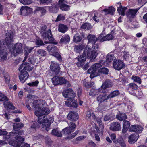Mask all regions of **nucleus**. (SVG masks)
Segmentation results:
<instances>
[{
    "instance_id": "nucleus-59",
    "label": "nucleus",
    "mask_w": 147,
    "mask_h": 147,
    "mask_svg": "<svg viewBox=\"0 0 147 147\" xmlns=\"http://www.w3.org/2000/svg\"><path fill=\"white\" fill-rule=\"evenodd\" d=\"M20 2L24 5H28L32 3L31 0H19Z\"/></svg>"
},
{
    "instance_id": "nucleus-52",
    "label": "nucleus",
    "mask_w": 147,
    "mask_h": 147,
    "mask_svg": "<svg viewBox=\"0 0 147 147\" xmlns=\"http://www.w3.org/2000/svg\"><path fill=\"white\" fill-rule=\"evenodd\" d=\"M128 86L130 89H131L133 90H136L138 88L137 86L134 83H131L128 85Z\"/></svg>"
},
{
    "instance_id": "nucleus-51",
    "label": "nucleus",
    "mask_w": 147,
    "mask_h": 147,
    "mask_svg": "<svg viewBox=\"0 0 147 147\" xmlns=\"http://www.w3.org/2000/svg\"><path fill=\"white\" fill-rule=\"evenodd\" d=\"M59 85L65 84L67 82V80L63 77H59Z\"/></svg>"
},
{
    "instance_id": "nucleus-30",
    "label": "nucleus",
    "mask_w": 147,
    "mask_h": 147,
    "mask_svg": "<svg viewBox=\"0 0 147 147\" xmlns=\"http://www.w3.org/2000/svg\"><path fill=\"white\" fill-rule=\"evenodd\" d=\"M70 40L69 36L67 34L63 35L60 39L59 43L60 44H67L68 43Z\"/></svg>"
},
{
    "instance_id": "nucleus-3",
    "label": "nucleus",
    "mask_w": 147,
    "mask_h": 147,
    "mask_svg": "<svg viewBox=\"0 0 147 147\" xmlns=\"http://www.w3.org/2000/svg\"><path fill=\"white\" fill-rule=\"evenodd\" d=\"M102 66L100 63H96L93 65L88 70V73L90 74V77L92 79L98 75V69Z\"/></svg>"
},
{
    "instance_id": "nucleus-26",
    "label": "nucleus",
    "mask_w": 147,
    "mask_h": 147,
    "mask_svg": "<svg viewBox=\"0 0 147 147\" xmlns=\"http://www.w3.org/2000/svg\"><path fill=\"white\" fill-rule=\"evenodd\" d=\"M13 142L11 143V142H10V144L12 145L15 147H30V145L29 144L27 143H22L21 144L20 143L17 142H14L13 141Z\"/></svg>"
},
{
    "instance_id": "nucleus-17",
    "label": "nucleus",
    "mask_w": 147,
    "mask_h": 147,
    "mask_svg": "<svg viewBox=\"0 0 147 147\" xmlns=\"http://www.w3.org/2000/svg\"><path fill=\"white\" fill-rule=\"evenodd\" d=\"M113 38V36L112 35L108 34L106 36H104V34H101L98 37V39L100 40V42H103L106 40H112Z\"/></svg>"
},
{
    "instance_id": "nucleus-1",
    "label": "nucleus",
    "mask_w": 147,
    "mask_h": 147,
    "mask_svg": "<svg viewBox=\"0 0 147 147\" xmlns=\"http://www.w3.org/2000/svg\"><path fill=\"white\" fill-rule=\"evenodd\" d=\"M7 36L6 38V44L4 43V40L1 41L0 44V62L3 61L7 59V49H9L11 54L16 56L23 51L22 45L21 43H17L13 46L11 49H9L13 41V34L12 33L8 32Z\"/></svg>"
},
{
    "instance_id": "nucleus-19",
    "label": "nucleus",
    "mask_w": 147,
    "mask_h": 147,
    "mask_svg": "<svg viewBox=\"0 0 147 147\" xmlns=\"http://www.w3.org/2000/svg\"><path fill=\"white\" fill-rule=\"evenodd\" d=\"M15 132L9 133L8 135L6 136V138L7 139H12L14 136H16L22 135L24 133L23 131H16Z\"/></svg>"
},
{
    "instance_id": "nucleus-40",
    "label": "nucleus",
    "mask_w": 147,
    "mask_h": 147,
    "mask_svg": "<svg viewBox=\"0 0 147 147\" xmlns=\"http://www.w3.org/2000/svg\"><path fill=\"white\" fill-rule=\"evenodd\" d=\"M51 134L57 137H60L62 136L61 133L57 129H54L52 130Z\"/></svg>"
},
{
    "instance_id": "nucleus-43",
    "label": "nucleus",
    "mask_w": 147,
    "mask_h": 147,
    "mask_svg": "<svg viewBox=\"0 0 147 147\" xmlns=\"http://www.w3.org/2000/svg\"><path fill=\"white\" fill-rule=\"evenodd\" d=\"M118 143L121 147H126V145L121 137L119 138L117 140V143Z\"/></svg>"
},
{
    "instance_id": "nucleus-12",
    "label": "nucleus",
    "mask_w": 147,
    "mask_h": 147,
    "mask_svg": "<svg viewBox=\"0 0 147 147\" xmlns=\"http://www.w3.org/2000/svg\"><path fill=\"white\" fill-rule=\"evenodd\" d=\"M51 70L55 72V74H58L60 71V68L57 62H52L50 66Z\"/></svg>"
},
{
    "instance_id": "nucleus-7",
    "label": "nucleus",
    "mask_w": 147,
    "mask_h": 147,
    "mask_svg": "<svg viewBox=\"0 0 147 147\" xmlns=\"http://www.w3.org/2000/svg\"><path fill=\"white\" fill-rule=\"evenodd\" d=\"M69 127H67L63 129L61 133L65 135L69 134L74 131L76 125L73 122H71L68 123Z\"/></svg>"
},
{
    "instance_id": "nucleus-63",
    "label": "nucleus",
    "mask_w": 147,
    "mask_h": 147,
    "mask_svg": "<svg viewBox=\"0 0 147 147\" xmlns=\"http://www.w3.org/2000/svg\"><path fill=\"white\" fill-rule=\"evenodd\" d=\"M27 97L28 99L27 100L28 102L31 103L33 101L32 98L34 97V96L31 95H28L27 96Z\"/></svg>"
},
{
    "instance_id": "nucleus-61",
    "label": "nucleus",
    "mask_w": 147,
    "mask_h": 147,
    "mask_svg": "<svg viewBox=\"0 0 147 147\" xmlns=\"http://www.w3.org/2000/svg\"><path fill=\"white\" fill-rule=\"evenodd\" d=\"M35 44L38 47L42 46L43 45V42L40 39H36L35 41Z\"/></svg>"
},
{
    "instance_id": "nucleus-24",
    "label": "nucleus",
    "mask_w": 147,
    "mask_h": 147,
    "mask_svg": "<svg viewBox=\"0 0 147 147\" xmlns=\"http://www.w3.org/2000/svg\"><path fill=\"white\" fill-rule=\"evenodd\" d=\"M101 89V88H100L98 89L95 88H92L90 90L89 93V95L93 96L98 94L100 92H103L104 91Z\"/></svg>"
},
{
    "instance_id": "nucleus-55",
    "label": "nucleus",
    "mask_w": 147,
    "mask_h": 147,
    "mask_svg": "<svg viewBox=\"0 0 147 147\" xmlns=\"http://www.w3.org/2000/svg\"><path fill=\"white\" fill-rule=\"evenodd\" d=\"M90 27L89 24L86 23L83 24L81 26V28L83 29H88Z\"/></svg>"
},
{
    "instance_id": "nucleus-32",
    "label": "nucleus",
    "mask_w": 147,
    "mask_h": 147,
    "mask_svg": "<svg viewBox=\"0 0 147 147\" xmlns=\"http://www.w3.org/2000/svg\"><path fill=\"white\" fill-rule=\"evenodd\" d=\"M68 29L66 25L63 24H60L58 26V31L62 33H65Z\"/></svg>"
},
{
    "instance_id": "nucleus-34",
    "label": "nucleus",
    "mask_w": 147,
    "mask_h": 147,
    "mask_svg": "<svg viewBox=\"0 0 147 147\" xmlns=\"http://www.w3.org/2000/svg\"><path fill=\"white\" fill-rule=\"evenodd\" d=\"M127 9V8L125 7H122V5H120L118 8L117 11L122 16L125 15V11Z\"/></svg>"
},
{
    "instance_id": "nucleus-23",
    "label": "nucleus",
    "mask_w": 147,
    "mask_h": 147,
    "mask_svg": "<svg viewBox=\"0 0 147 147\" xmlns=\"http://www.w3.org/2000/svg\"><path fill=\"white\" fill-rule=\"evenodd\" d=\"M113 86V83L110 80H106L102 84L100 88L104 91V90L107 88L111 87Z\"/></svg>"
},
{
    "instance_id": "nucleus-62",
    "label": "nucleus",
    "mask_w": 147,
    "mask_h": 147,
    "mask_svg": "<svg viewBox=\"0 0 147 147\" xmlns=\"http://www.w3.org/2000/svg\"><path fill=\"white\" fill-rule=\"evenodd\" d=\"M39 82L38 81L36 80L34 82H32L28 83V85L30 86H36L38 84Z\"/></svg>"
},
{
    "instance_id": "nucleus-49",
    "label": "nucleus",
    "mask_w": 147,
    "mask_h": 147,
    "mask_svg": "<svg viewBox=\"0 0 147 147\" xmlns=\"http://www.w3.org/2000/svg\"><path fill=\"white\" fill-rule=\"evenodd\" d=\"M35 47H26L24 48V51L26 52L25 55H28V53L31 52L32 50L34 49Z\"/></svg>"
},
{
    "instance_id": "nucleus-42",
    "label": "nucleus",
    "mask_w": 147,
    "mask_h": 147,
    "mask_svg": "<svg viewBox=\"0 0 147 147\" xmlns=\"http://www.w3.org/2000/svg\"><path fill=\"white\" fill-rule=\"evenodd\" d=\"M3 105L4 107L6 108L11 109H15V107L11 102H6L5 103L4 102Z\"/></svg>"
},
{
    "instance_id": "nucleus-5",
    "label": "nucleus",
    "mask_w": 147,
    "mask_h": 147,
    "mask_svg": "<svg viewBox=\"0 0 147 147\" xmlns=\"http://www.w3.org/2000/svg\"><path fill=\"white\" fill-rule=\"evenodd\" d=\"M86 48H85L83 53L80 56H78L76 59L78 60V62L76 63V65L78 67L82 66L86 61Z\"/></svg>"
},
{
    "instance_id": "nucleus-47",
    "label": "nucleus",
    "mask_w": 147,
    "mask_h": 147,
    "mask_svg": "<svg viewBox=\"0 0 147 147\" xmlns=\"http://www.w3.org/2000/svg\"><path fill=\"white\" fill-rule=\"evenodd\" d=\"M98 75L100 74L99 73L107 74H108L109 71L108 69L106 68H102L98 69Z\"/></svg>"
},
{
    "instance_id": "nucleus-36",
    "label": "nucleus",
    "mask_w": 147,
    "mask_h": 147,
    "mask_svg": "<svg viewBox=\"0 0 147 147\" xmlns=\"http://www.w3.org/2000/svg\"><path fill=\"white\" fill-rule=\"evenodd\" d=\"M116 118L120 121H122L127 119V116L125 113H119L116 115Z\"/></svg>"
},
{
    "instance_id": "nucleus-39",
    "label": "nucleus",
    "mask_w": 147,
    "mask_h": 147,
    "mask_svg": "<svg viewBox=\"0 0 147 147\" xmlns=\"http://www.w3.org/2000/svg\"><path fill=\"white\" fill-rule=\"evenodd\" d=\"M120 94L118 90L114 91L111 92L108 95L109 99L113 98L119 95Z\"/></svg>"
},
{
    "instance_id": "nucleus-38",
    "label": "nucleus",
    "mask_w": 147,
    "mask_h": 147,
    "mask_svg": "<svg viewBox=\"0 0 147 147\" xmlns=\"http://www.w3.org/2000/svg\"><path fill=\"white\" fill-rule=\"evenodd\" d=\"M96 120L98 125L99 126L100 129H101V132L102 134L103 130L104 129V125L103 124L101 118L100 117H97L96 118Z\"/></svg>"
},
{
    "instance_id": "nucleus-4",
    "label": "nucleus",
    "mask_w": 147,
    "mask_h": 147,
    "mask_svg": "<svg viewBox=\"0 0 147 147\" xmlns=\"http://www.w3.org/2000/svg\"><path fill=\"white\" fill-rule=\"evenodd\" d=\"M41 36L44 38H47V36L50 43L54 44H57V42L54 39L53 37L52 33L50 29H49L47 32V33H46V28L44 29L43 31H41Z\"/></svg>"
},
{
    "instance_id": "nucleus-9",
    "label": "nucleus",
    "mask_w": 147,
    "mask_h": 147,
    "mask_svg": "<svg viewBox=\"0 0 147 147\" xmlns=\"http://www.w3.org/2000/svg\"><path fill=\"white\" fill-rule=\"evenodd\" d=\"M62 94L65 98H74L75 96V93L74 92L71 88L66 90L62 92Z\"/></svg>"
},
{
    "instance_id": "nucleus-31",
    "label": "nucleus",
    "mask_w": 147,
    "mask_h": 147,
    "mask_svg": "<svg viewBox=\"0 0 147 147\" xmlns=\"http://www.w3.org/2000/svg\"><path fill=\"white\" fill-rule=\"evenodd\" d=\"M115 10V9L114 7L112 6H110L108 7L107 8H105L103 9L102 11L104 12L106 14H112Z\"/></svg>"
},
{
    "instance_id": "nucleus-27",
    "label": "nucleus",
    "mask_w": 147,
    "mask_h": 147,
    "mask_svg": "<svg viewBox=\"0 0 147 147\" xmlns=\"http://www.w3.org/2000/svg\"><path fill=\"white\" fill-rule=\"evenodd\" d=\"M59 7L58 4L55 3L52 6L49 7V11L51 12L55 13L57 12Z\"/></svg>"
},
{
    "instance_id": "nucleus-16",
    "label": "nucleus",
    "mask_w": 147,
    "mask_h": 147,
    "mask_svg": "<svg viewBox=\"0 0 147 147\" xmlns=\"http://www.w3.org/2000/svg\"><path fill=\"white\" fill-rule=\"evenodd\" d=\"M23 68V71H30L32 70L33 67H31L28 63H22L18 69L20 71Z\"/></svg>"
},
{
    "instance_id": "nucleus-14",
    "label": "nucleus",
    "mask_w": 147,
    "mask_h": 147,
    "mask_svg": "<svg viewBox=\"0 0 147 147\" xmlns=\"http://www.w3.org/2000/svg\"><path fill=\"white\" fill-rule=\"evenodd\" d=\"M67 3L64 0H59L58 1L59 7L61 9L65 11H67L70 9L69 6L65 3Z\"/></svg>"
},
{
    "instance_id": "nucleus-11",
    "label": "nucleus",
    "mask_w": 147,
    "mask_h": 147,
    "mask_svg": "<svg viewBox=\"0 0 147 147\" xmlns=\"http://www.w3.org/2000/svg\"><path fill=\"white\" fill-rule=\"evenodd\" d=\"M19 76V78L20 81L24 83L28 78L29 75L26 71L21 70Z\"/></svg>"
},
{
    "instance_id": "nucleus-53",
    "label": "nucleus",
    "mask_w": 147,
    "mask_h": 147,
    "mask_svg": "<svg viewBox=\"0 0 147 147\" xmlns=\"http://www.w3.org/2000/svg\"><path fill=\"white\" fill-rule=\"evenodd\" d=\"M54 53V55H52L56 57L59 61L61 62L62 61V60L61 57L59 53L57 51Z\"/></svg>"
},
{
    "instance_id": "nucleus-57",
    "label": "nucleus",
    "mask_w": 147,
    "mask_h": 147,
    "mask_svg": "<svg viewBox=\"0 0 147 147\" xmlns=\"http://www.w3.org/2000/svg\"><path fill=\"white\" fill-rule=\"evenodd\" d=\"M123 127L128 128L130 126V122L124 120L123 122Z\"/></svg>"
},
{
    "instance_id": "nucleus-8",
    "label": "nucleus",
    "mask_w": 147,
    "mask_h": 147,
    "mask_svg": "<svg viewBox=\"0 0 147 147\" xmlns=\"http://www.w3.org/2000/svg\"><path fill=\"white\" fill-rule=\"evenodd\" d=\"M32 8L26 6H22L20 9L21 14L23 16H27L30 14L32 12Z\"/></svg>"
},
{
    "instance_id": "nucleus-41",
    "label": "nucleus",
    "mask_w": 147,
    "mask_h": 147,
    "mask_svg": "<svg viewBox=\"0 0 147 147\" xmlns=\"http://www.w3.org/2000/svg\"><path fill=\"white\" fill-rule=\"evenodd\" d=\"M82 40V38L81 37L80 34L78 33H77L75 34L73 38V41L77 43L80 42Z\"/></svg>"
},
{
    "instance_id": "nucleus-35",
    "label": "nucleus",
    "mask_w": 147,
    "mask_h": 147,
    "mask_svg": "<svg viewBox=\"0 0 147 147\" xmlns=\"http://www.w3.org/2000/svg\"><path fill=\"white\" fill-rule=\"evenodd\" d=\"M84 47V46L83 45H76L74 47V50L77 53H80Z\"/></svg>"
},
{
    "instance_id": "nucleus-54",
    "label": "nucleus",
    "mask_w": 147,
    "mask_h": 147,
    "mask_svg": "<svg viewBox=\"0 0 147 147\" xmlns=\"http://www.w3.org/2000/svg\"><path fill=\"white\" fill-rule=\"evenodd\" d=\"M84 84L85 86L87 88H90L93 86L94 84V83L93 82H86L84 83Z\"/></svg>"
},
{
    "instance_id": "nucleus-22",
    "label": "nucleus",
    "mask_w": 147,
    "mask_h": 147,
    "mask_svg": "<svg viewBox=\"0 0 147 147\" xmlns=\"http://www.w3.org/2000/svg\"><path fill=\"white\" fill-rule=\"evenodd\" d=\"M67 119L71 121H76L78 119V114L74 112H70L67 116Z\"/></svg>"
},
{
    "instance_id": "nucleus-64",
    "label": "nucleus",
    "mask_w": 147,
    "mask_h": 147,
    "mask_svg": "<svg viewBox=\"0 0 147 147\" xmlns=\"http://www.w3.org/2000/svg\"><path fill=\"white\" fill-rule=\"evenodd\" d=\"M15 139L20 142H22L24 141V138L22 137H21L20 136H14Z\"/></svg>"
},
{
    "instance_id": "nucleus-37",
    "label": "nucleus",
    "mask_w": 147,
    "mask_h": 147,
    "mask_svg": "<svg viewBox=\"0 0 147 147\" xmlns=\"http://www.w3.org/2000/svg\"><path fill=\"white\" fill-rule=\"evenodd\" d=\"M59 77L55 76L52 78V81L53 84L55 86L59 85Z\"/></svg>"
},
{
    "instance_id": "nucleus-29",
    "label": "nucleus",
    "mask_w": 147,
    "mask_h": 147,
    "mask_svg": "<svg viewBox=\"0 0 147 147\" xmlns=\"http://www.w3.org/2000/svg\"><path fill=\"white\" fill-rule=\"evenodd\" d=\"M108 99L109 98L108 95L104 94H100L97 98V101L100 103H102Z\"/></svg>"
},
{
    "instance_id": "nucleus-18",
    "label": "nucleus",
    "mask_w": 147,
    "mask_h": 147,
    "mask_svg": "<svg viewBox=\"0 0 147 147\" xmlns=\"http://www.w3.org/2000/svg\"><path fill=\"white\" fill-rule=\"evenodd\" d=\"M68 98L65 101V103L66 105L69 107H72L76 108L78 106L77 101L74 102L73 98Z\"/></svg>"
},
{
    "instance_id": "nucleus-44",
    "label": "nucleus",
    "mask_w": 147,
    "mask_h": 147,
    "mask_svg": "<svg viewBox=\"0 0 147 147\" xmlns=\"http://www.w3.org/2000/svg\"><path fill=\"white\" fill-rule=\"evenodd\" d=\"M125 106L127 107V111H131V108L133 106V103L131 101H128L125 104Z\"/></svg>"
},
{
    "instance_id": "nucleus-20",
    "label": "nucleus",
    "mask_w": 147,
    "mask_h": 147,
    "mask_svg": "<svg viewBox=\"0 0 147 147\" xmlns=\"http://www.w3.org/2000/svg\"><path fill=\"white\" fill-rule=\"evenodd\" d=\"M48 51L50 55H54L58 50L57 48L53 45L51 44L48 45L47 47Z\"/></svg>"
},
{
    "instance_id": "nucleus-45",
    "label": "nucleus",
    "mask_w": 147,
    "mask_h": 147,
    "mask_svg": "<svg viewBox=\"0 0 147 147\" xmlns=\"http://www.w3.org/2000/svg\"><path fill=\"white\" fill-rule=\"evenodd\" d=\"M92 116L93 118H95V116L94 113L91 111L89 110L87 111L86 114V118L89 119Z\"/></svg>"
},
{
    "instance_id": "nucleus-21",
    "label": "nucleus",
    "mask_w": 147,
    "mask_h": 147,
    "mask_svg": "<svg viewBox=\"0 0 147 147\" xmlns=\"http://www.w3.org/2000/svg\"><path fill=\"white\" fill-rule=\"evenodd\" d=\"M139 9L136 8L134 9H129L126 14L127 17L129 18L130 19L134 18Z\"/></svg>"
},
{
    "instance_id": "nucleus-25",
    "label": "nucleus",
    "mask_w": 147,
    "mask_h": 147,
    "mask_svg": "<svg viewBox=\"0 0 147 147\" xmlns=\"http://www.w3.org/2000/svg\"><path fill=\"white\" fill-rule=\"evenodd\" d=\"M139 135L137 134H134L130 135L129 137L128 142L130 144L136 142L139 138Z\"/></svg>"
},
{
    "instance_id": "nucleus-33",
    "label": "nucleus",
    "mask_w": 147,
    "mask_h": 147,
    "mask_svg": "<svg viewBox=\"0 0 147 147\" xmlns=\"http://www.w3.org/2000/svg\"><path fill=\"white\" fill-rule=\"evenodd\" d=\"M13 128L15 131H17L21 129L24 126L22 123H13Z\"/></svg>"
},
{
    "instance_id": "nucleus-48",
    "label": "nucleus",
    "mask_w": 147,
    "mask_h": 147,
    "mask_svg": "<svg viewBox=\"0 0 147 147\" xmlns=\"http://www.w3.org/2000/svg\"><path fill=\"white\" fill-rule=\"evenodd\" d=\"M131 79L133 80L134 82L139 83L140 84H141V80L140 78L138 76L134 75L132 76Z\"/></svg>"
},
{
    "instance_id": "nucleus-2",
    "label": "nucleus",
    "mask_w": 147,
    "mask_h": 147,
    "mask_svg": "<svg viewBox=\"0 0 147 147\" xmlns=\"http://www.w3.org/2000/svg\"><path fill=\"white\" fill-rule=\"evenodd\" d=\"M38 102V100H36L33 102L34 108L36 109L39 110L35 111V114L36 116L38 117V122L40 124L42 123V127L45 128L46 130L47 131L50 129V125L54 121L53 118L52 117L47 118L45 116H44L42 119L41 116L45 114H48L50 112V110L48 108L44 107L41 109L43 104L42 103H38L36 105Z\"/></svg>"
},
{
    "instance_id": "nucleus-28",
    "label": "nucleus",
    "mask_w": 147,
    "mask_h": 147,
    "mask_svg": "<svg viewBox=\"0 0 147 147\" xmlns=\"http://www.w3.org/2000/svg\"><path fill=\"white\" fill-rule=\"evenodd\" d=\"M87 38L88 40V43H91L92 44L96 43L97 40H100L98 39V38H97L94 35L89 34L87 37Z\"/></svg>"
},
{
    "instance_id": "nucleus-46",
    "label": "nucleus",
    "mask_w": 147,
    "mask_h": 147,
    "mask_svg": "<svg viewBox=\"0 0 147 147\" xmlns=\"http://www.w3.org/2000/svg\"><path fill=\"white\" fill-rule=\"evenodd\" d=\"M114 58L115 57L113 54L111 53H109L107 56V62H111Z\"/></svg>"
},
{
    "instance_id": "nucleus-15",
    "label": "nucleus",
    "mask_w": 147,
    "mask_h": 147,
    "mask_svg": "<svg viewBox=\"0 0 147 147\" xmlns=\"http://www.w3.org/2000/svg\"><path fill=\"white\" fill-rule=\"evenodd\" d=\"M121 128L120 124L117 122L112 123L110 125V129L114 131H120Z\"/></svg>"
},
{
    "instance_id": "nucleus-50",
    "label": "nucleus",
    "mask_w": 147,
    "mask_h": 147,
    "mask_svg": "<svg viewBox=\"0 0 147 147\" xmlns=\"http://www.w3.org/2000/svg\"><path fill=\"white\" fill-rule=\"evenodd\" d=\"M8 99L7 97L2 93H0V101H4L5 103Z\"/></svg>"
},
{
    "instance_id": "nucleus-60",
    "label": "nucleus",
    "mask_w": 147,
    "mask_h": 147,
    "mask_svg": "<svg viewBox=\"0 0 147 147\" xmlns=\"http://www.w3.org/2000/svg\"><path fill=\"white\" fill-rule=\"evenodd\" d=\"M113 118L111 115H107L104 117V121H107L110 120H112Z\"/></svg>"
},
{
    "instance_id": "nucleus-13",
    "label": "nucleus",
    "mask_w": 147,
    "mask_h": 147,
    "mask_svg": "<svg viewBox=\"0 0 147 147\" xmlns=\"http://www.w3.org/2000/svg\"><path fill=\"white\" fill-rule=\"evenodd\" d=\"M142 127L138 125H132L129 128V131H134L137 133H141L142 130Z\"/></svg>"
},
{
    "instance_id": "nucleus-58",
    "label": "nucleus",
    "mask_w": 147,
    "mask_h": 147,
    "mask_svg": "<svg viewBox=\"0 0 147 147\" xmlns=\"http://www.w3.org/2000/svg\"><path fill=\"white\" fill-rule=\"evenodd\" d=\"M37 54L39 56H44L46 55V52L42 49H39L37 52Z\"/></svg>"
},
{
    "instance_id": "nucleus-6",
    "label": "nucleus",
    "mask_w": 147,
    "mask_h": 147,
    "mask_svg": "<svg viewBox=\"0 0 147 147\" xmlns=\"http://www.w3.org/2000/svg\"><path fill=\"white\" fill-rule=\"evenodd\" d=\"M85 48H86V52L87 56L90 59L91 61H93L97 56V50H92L87 46Z\"/></svg>"
},
{
    "instance_id": "nucleus-10",
    "label": "nucleus",
    "mask_w": 147,
    "mask_h": 147,
    "mask_svg": "<svg viewBox=\"0 0 147 147\" xmlns=\"http://www.w3.org/2000/svg\"><path fill=\"white\" fill-rule=\"evenodd\" d=\"M113 65L115 69L119 71L124 67L125 65L122 61L118 60L114 61Z\"/></svg>"
},
{
    "instance_id": "nucleus-56",
    "label": "nucleus",
    "mask_w": 147,
    "mask_h": 147,
    "mask_svg": "<svg viewBox=\"0 0 147 147\" xmlns=\"http://www.w3.org/2000/svg\"><path fill=\"white\" fill-rule=\"evenodd\" d=\"M65 19V17L64 15L61 14H59L57 18L55 20V21L58 22L60 21L63 20Z\"/></svg>"
}]
</instances>
